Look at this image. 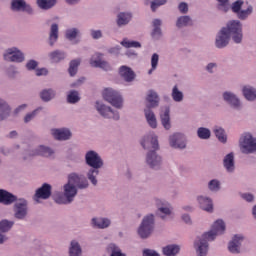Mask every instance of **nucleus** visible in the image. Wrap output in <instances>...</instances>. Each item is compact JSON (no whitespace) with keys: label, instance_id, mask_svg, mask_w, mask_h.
<instances>
[{"label":"nucleus","instance_id":"nucleus-1","mask_svg":"<svg viewBox=\"0 0 256 256\" xmlns=\"http://www.w3.org/2000/svg\"><path fill=\"white\" fill-rule=\"evenodd\" d=\"M226 230L225 223L222 219H218L212 225V229L205 232L202 237H198L194 246L198 256H206L208 253L209 244L208 241H214L218 235H222Z\"/></svg>","mask_w":256,"mask_h":256},{"label":"nucleus","instance_id":"nucleus-2","mask_svg":"<svg viewBox=\"0 0 256 256\" xmlns=\"http://www.w3.org/2000/svg\"><path fill=\"white\" fill-rule=\"evenodd\" d=\"M230 35L233 36V40L236 44L242 42L243 34L240 21L232 20L227 24V28H222L216 39V47L218 49L225 48L229 43Z\"/></svg>","mask_w":256,"mask_h":256},{"label":"nucleus","instance_id":"nucleus-3","mask_svg":"<svg viewBox=\"0 0 256 256\" xmlns=\"http://www.w3.org/2000/svg\"><path fill=\"white\" fill-rule=\"evenodd\" d=\"M76 187L79 189H86L88 187V181L85 177L72 173L69 175L68 183L64 185V195L68 198L69 202H72L77 194Z\"/></svg>","mask_w":256,"mask_h":256},{"label":"nucleus","instance_id":"nucleus-4","mask_svg":"<svg viewBox=\"0 0 256 256\" xmlns=\"http://www.w3.org/2000/svg\"><path fill=\"white\" fill-rule=\"evenodd\" d=\"M142 146L144 149H146V146L148 144H151L152 148L154 149L153 151H150L147 154V163L152 169H156L157 167L160 166L161 162V157L156 154V150L159 149V143H158V138L155 134H150L147 137L144 138V140L141 142Z\"/></svg>","mask_w":256,"mask_h":256},{"label":"nucleus","instance_id":"nucleus-5","mask_svg":"<svg viewBox=\"0 0 256 256\" xmlns=\"http://www.w3.org/2000/svg\"><path fill=\"white\" fill-rule=\"evenodd\" d=\"M146 100L148 103L147 109H145L146 120L151 128L156 129L157 128V120H156V116H155L154 112L151 110V108H155L159 105L158 94L153 90H149Z\"/></svg>","mask_w":256,"mask_h":256},{"label":"nucleus","instance_id":"nucleus-6","mask_svg":"<svg viewBox=\"0 0 256 256\" xmlns=\"http://www.w3.org/2000/svg\"><path fill=\"white\" fill-rule=\"evenodd\" d=\"M87 165L94 168L88 172V179L92 182L94 186L97 184L96 176L99 174L97 169L103 166V161L101 157L95 151H88L86 154Z\"/></svg>","mask_w":256,"mask_h":256},{"label":"nucleus","instance_id":"nucleus-7","mask_svg":"<svg viewBox=\"0 0 256 256\" xmlns=\"http://www.w3.org/2000/svg\"><path fill=\"white\" fill-rule=\"evenodd\" d=\"M103 98L105 101L109 102L113 107L121 109L123 106L122 96L115 90L111 88H106L103 91Z\"/></svg>","mask_w":256,"mask_h":256},{"label":"nucleus","instance_id":"nucleus-8","mask_svg":"<svg viewBox=\"0 0 256 256\" xmlns=\"http://www.w3.org/2000/svg\"><path fill=\"white\" fill-rule=\"evenodd\" d=\"M154 229V215L150 214L144 217L142 224L138 229V234L142 239H146L150 236Z\"/></svg>","mask_w":256,"mask_h":256},{"label":"nucleus","instance_id":"nucleus-9","mask_svg":"<svg viewBox=\"0 0 256 256\" xmlns=\"http://www.w3.org/2000/svg\"><path fill=\"white\" fill-rule=\"evenodd\" d=\"M241 151L244 154L256 152V139L251 134L245 133L240 140Z\"/></svg>","mask_w":256,"mask_h":256},{"label":"nucleus","instance_id":"nucleus-10","mask_svg":"<svg viewBox=\"0 0 256 256\" xmlns=\"http://www.w3.org/2000/svg\"><path fill=\"white\" fill-rule=\"evenodd\" d=\"M96 109L99 112V114L108 119H114L119 120L120 116L118 112H114L111 107H108L104 104H101L100 102H96Z\"/></svg>","mask_w":256,"mask_h":256},{"label":"nucleus","instance_id":"nucleus-11","mask_svg":"<svg viewBox=\"0 0 256 256\" xmlns=\"http://www.w3.org/2000/svg\"><path fill=\"white\" fill-rule=\"evenodd\" d=\"M4 60L8 62L21 63L24 60V55L17 48H10L4 54Z\"/></svg>","mask_w":256,"mask_h":256},{"label":"nucleus","instance_id":"nucleus-12","mask_svg":"<svg viewBox=\"0 0 256 256\" xmlns=\"http://www.w3.org/2000/svg\"><path fill=\"white\" fill-rule=\"evenodd\" d=\"M102 54L96 53L90 60V64L94 68H100L104 71H109L111 69L109 63L101 59Z\"/></svg>","mask_w":256,"mask_h":256},{"label":"nucleus","instance_id":"nucleus-13","mask_svg":"<svg viewBox=\"0 0 256 256\" xmlns=\"http://www.w3.org/2000/svg\"><path fill=\"white\" fill-rule=\"evenodd\" d=\"M170 145L175 149H184L186 147L185 136L181 133H175L170 136Z\"/></svg>","mask_w":256,"mask_h":256},{"label":"nucleus","instance_id":"nucleus-14","mask_svg":"<svg viewBox=\"0 0 256 256\" xmlns=\"http://www.w3.org/2000/svg\"><path fill=\"white\" fill-rule=\"evenodd\" d=\"M15 218L21 220L27 215V202L26 200H20L15 203L14 206Z\"/></svg>","mask_w":256,"mask_h":256},{"label":"nucleus","instance_id":"nucleus-15","mask_svg":"<svg viewBox=\"0 0 256 256\" xmlns=\"http://www.w3.org/2000/svg\"><path fill=\"white\" fill-rule=\"evenodd\" d=\"M11 8L14 11H23L28 14L33 13L31 6L28 5L24 0H13L11 3Z\"/></svg>","mask_w":256,"mask_h":256},{"label":"nucleus","instance_id":"nucleus-16","mask_svg":"<svg viewBox=\"0 0 256 256\" xmlns=\"http://www.w3.org/2000/svg\"><path fill=\"white\" fill-rule=\"evenodd\" d=\"M51 196V185L48 183H44L42 187L38 188L35 197L37 199H48Z\"/></svg>","mask_w":256,"mask_h":256},{"label":"nucleus","instance_id":"nucleus-17","mask_svg":"<svg viewBox=\"0 0 256 256\" xmlns=\"http://www.w3.org/2000/svg\"><path fill=\"white\" fill-rule=\"evenodd\" d=\"M52 135L56 140L65 141L71 137V132L66 128L52 129Z\"/></svg>","mask_w":256,"mask_h":256},{"label":"nucleus","instance_id":"nucleus-18","mask_svg":"<svg viewBox=\"0 0 256 256\" xmlns=\"http://www.w3.org/2000/svg\"><path fill=\"white\" fill-rule=\"evenodd\" d=\"M243 241V236L235 235L233 240L229 243L228 249L233 254H238L240 252V245Z\"/></svg>","mask_w":256,"mask_h":256},{"label":"nucleus","instance_id":"nucleus-19","mask_svg":"<svg viewBox=\"0 0 256 256\" xmlns=\"http://www.w3.org/2000/svg\"><path fill=\"white\" fill-rule=\"evenodd\" d=\"M16 197L15 195L9 193L6 190H0V203H3L5 205H10L13 202H15Z\"/></svg>","mask_w":256,"mask_h":256},{"label":"nucleus","instance_id":"nucleus-20","mask_svg":"<svg viewBox=\"0 0 256 256\" xmlns=\"http://www.w3.org/2000/svg\"><path fill=\"white\" fill-rule=\"evenodd\" d=\"M198 201L200 203V207L206 212L213 211V202L208 197L199 196Z\"/></svg>","mask_w":256,"mask_h":256},{"label":"nucleus","instance_id":"nucleus-21","mask_svg":"<svg viewBox=\"0 0 256 256\" xmlns=\"http://www.w3.org/2000/svg\"><path fill=\"white\" fill-rule=\"evenodd\" d=\"M120 75L126 82H132L135 78V73L127 66H121Z\"/></svg>","mask_w":256,"mask_h":256},{"label":"nucleus","instance_id":"nucleus-22","mask_svg":"<svg viewBox=\"0 0 256 256\" xmlns=\"http://www.w3.org/2000/svg\"><path fill=\"white\" fill-rule=\"evenodd\" d=\"M223 97H224V100L228 102L230 105H232L233 107L238 108L240 106V100L233 93L225 92Z\"/></svg>","mask_w":256,"mask_h":256},{"label":"nucleus","instance_id":"nucleus-23","mask_svg":"<svg viewBox=\"0 0 256 256\" xmlns=\"http://www.w3.org/2000/svg\"><path fill=\"white\" fill-rule=\"evenodd\" d=\"M161 122H162V125L164 126V128L166 130H170L171 129L170 109H169V107H166L164 112L161 113Z\"/></svg>","mask_w":256,"mask_h":256},{"label":"nucleus","instance_id":"nucleus-24","mask_svg":"<svg viewBox=\"0 0 256 256\" xmlns=\"http://www.w3.org/2000/svg\"><path fill=\"white\" fill-rule=\"evenodd\" d=\"M180 251V247L175 244L167 245L163 248V253L165 256H176Z\"/></svg>","mask_w":256,"mask_h":256},{"label":"nucleus","instance_id":"nucleus-25","mask_svg":"<svg viewBox=\"0 0 256 256\" xmlns=\"http://www.w3.org/2000/svg\"><path fill=\"white\" fill-rule=\"evenodd\" d=\"M54 154L53 150L49 147L41 145L38 150L33 153V156L51 157Z\"/></svg>","mask_w":256,"mask_h":256},{"label":"nucleus","instance_id":"nucleus-26","mask_svg":"<svg viewBox=\"0 0 256 256\" xmlns=\"http://www.w3.org/2000/svg\"><path fill=\"white\" fill-rule=\"evenodd\" d=\"M224 166L227 169L228 172H233L235 169L234 166V154L231 152L226 155L224 159Z\"/></svg>","mask_w":256,"mask_h":256},{"label":"nucleus","instance_id":"nucleus-27","mask_svg":"<svg viewBox=\"0 0 256 256\" xmlns=\"http://www.w3.org/2000/svg\"><path fill=\"white\" fill-rule=\"evenodd\" d=\"M243 94L248 101L256 100V89L251 86H245L243 89Z\"/></svg>","mask_w":256,"mask_h":256},{"label":"nucleus","instance_id":"nucleus-28","mask_svg":"<svg viewBox=\"0 0 256 256\" xmlns=\"http://www.w3.org/2000/svg\"><path fill=\"white\" fill-rule=\"evenodd\" d=\"M92 223L94 224V226L100 229H104L110 225V220L107 218H93Z\"/></svg>","mask_w":256,"mask_h":256},{"label":"nucleus","instance_id":"nucleus-29","mask_svg":"<svg viewBox=\"0 0 256 256\" xmlns=\"http://www.w3.org/2000/svg\"><path fill=\"white\" fill-rule=\"evenodd\" d=\"M57 40H58V25L52 24L50 35H49L50 46H53Z\"/></svg>","mask_w":256,"mask_h":256},{"label":"nucleus","instance_id":"nucleus-30","mask_svg":"<svg viewBox=\"0 0 256 256\" xmlns=\"http://www.w3.org/2000/svg\"><path fill=\"white\" fill-rule=\"evenodd\" d=\"M56 4V0H37V5L42 10H49Z\"/></svg>","mask_w":256,"mask_h":256},{"label":"nucleus","instance_id":"nucleus-31","mask_svg":"<svg viewBox=\"0 0 256 256\" xmlns=\"http://www.w3.org/2000/svg\"><path fill=\"white\" fill-rule=\"evenodd\" d=\"M70 256H80L82 253L79 243L75 240L71 241V247L69 250Z\"/></svg>","mask_w":256,"mask_h":256},{"label":"nucleus","instance_id":"nucleus-32","mask_svg":"<svg viewBox=\"0 0 256 256\" xmlns=\"http://www.w3.org/2000/svg\"><path fill=\"white\" fill-rule=\"evenodd\" d=\"M131 18H132V15L130 13H120L118 15V20H117L118 26L127 25L130 22Z\"/></svg>","mask_w":256,"mask_h":256},{"label":"nucleus","instance_id":"nucleus-33","mask_svg":"<svg viewBox=\"0 0 256 256\" xmlns=\"http://www.w3.org/2000/svg\"><path fill=\"white\" fill-rule=\"evenodd\" d=\"M51 61L54 63H59L60 61L64 60L65 54L59 50L50 53Z\"/></svg>","mask_w":256,"mask_h":256},{"label":"nucleus","instance_id":"nucleus-34","mask_svg":"<svg viewBox=\"0 0 256 256\" xmlns=\"http://www.w3.org/2000/svg\"><path fill=\"white\" fill-rule=\"evenodd\" d=\"M0 111H2V115H0V121H2L7 118L10 113V107L3 100H0Z\"/></svg>","mask_w":256,"mask_h":256},{"label":"nucleus","instance_id":"nucleus-35","mask_svg":"<svg viewBox=\"0 0 256 256\" xmlns=\"http://www.w3.org/2000/svg\"><path fill=\"white\" fill-rule=\"evenodd\" d=\"M14 225V221L3 219L0 221V232H8Z\"/></svg>","mask_w":256,"mask_h":256},{"label":"nucleus","instance_id":"nucleus-36","mask_svg":"<svg viewBox=\"0 0 256 256\" xmlns=\"http://www.w3.org/2000/svg\"><path fill=\"white\" fill-rule=\"evenodd\" d=\"M192 25V20L189 16H182L178 18L177 20V27L182 28V27H187Z\"/></svg>","mask_w":256,"mask_h":256},{"label":"nucleus","instance_id":"nucleus-37","mask_svg":"<svg viewBox=\"0 0 256 256\" xmlns=\"http://www.w3.org/2000/svg\"><path fill=\"white\" fill-rule=\"evenodd\" d=\"M41 99L44 102H49L50 100H52L55 96V93L52 89H45L41 92Z\"/></svg>","mask_w":256,"mask_h":256},{"label":"nucleus","instance_id":"nucleus-38","mask_svg":"<svg viewBox=\"0 0 256 256\" xmlns=\"http://www.w3.org/2000/svg\"><path fill=\"white\" fill-rule=\"evenodd\" d=\"M172 98L175 102H178V103L183 101V98H184L183 92L178 89L177 85L173 87Z\"/></svg>","mask_w":256,"mask_h":256},{"label":"nucleus","instance_id":"nucleus-39","mask_svg":"<svg viewBox=\"0 0 256 256\" xmlns=\"http://www.w3.org/2000/svg\"><path fill=\"white\" fill-rule=\"evenodd\" d=\"M80 65V60L79 59H75V60H72L70 62V66H69V74L71 77L75 76L77 74V71H78V67Z\"/></svg>","mask_w":256,"mask_h":256},{"label":"nucleus","instance_id":"nucleus-40","mask_svg":"<svg viewBox=\"0 0 256 256\" xmlns=\"http://www.w3.org/2000/svg\"><path fill=\"white\" fill-rule=\"evenodd\" d=\"M198 137L202 140H207L211 136V131L208 128L200 127L197 131Z\"/></svg>","mask_w":256,"mask_h":256},{"label":"nucleus","instance_id":"nucleus-41","mask_svg":"<svg viewBox=\"0 0 256 256\" xmlns=\"http://www.w3.org/2000/svg\"><path fill=\"white\" fill-rule=\"evenodd\" d=\"M214 133L220 142L226 143L227 136L225 135L224 129H222L220 127H216L214 129Z\"/></svg>","mask_w":256,"mask_h":256},{"label":"nucleus","instance_id":"nucleus-42","mask_svg":"<svg viewBox=\"0 0 256 256\" xmlns=\"http://www.w3.org/2000/svg\"><path fill=\"white\" fill-rule=\"evenodd\" d=\"M253 8L249 6L247 10H240L237 14V17L240 20H246L252 14Z\"/></svg>","mask_w":256,"mask_h":256},{"label":"nucleus","instance_id":"nucleus-43","mask_svg":"<svg viewBox=\"0 0 256 256\" xmlns=\"http://www.w3.org/2000/svg\"><path fill=\"white\" fill-rule=\"evenodd\" d=\"M121 45L125 48H140L141 44L138 41H128L127 39H124L121 42Z\"/></svg>","mask_w":256,"mask_h":256},{"label":"nucleus","instance_id":"nucleus-44","mask_svg":"<svg viewBox=\"0 0 256 256\" xmlns=\"http://www.w3.org/2000/svg\"><path fill=\"white\" fill-rule=\"evenodd\" d=\"M80 100V97L78 95V92L77 91H71L68 96H67V101L68 103L70 104H75L77 102H79Z\"/></svg>","mask_w":256,"mask_h":256},{"label":"nucleus","instance_id":"nucleus-45","mask_svg":"<svg viewBox=\"0 0 256 256\" xmlns=\"http://www.w3.org/2000/svg\"><path fill=\"white\" fill-rule=\"evenodd\" d=\"M158 62H159V55L157 53H154L151 58L152 69L149 70V75H151L152 72L157 69Z\"/></svg>","mask_w":256,"mask_h":256},{"label":"nucleus","instance_id":"nucleus-46","mask_svg":"<svg viewBox=\"0 0 256 256\" xmlns=\"http://www.w3.org/2000/svg\"><path fill=\"white\" fill-rule=\"evenodd\" d=\"M78 35V30L76 28L68 29L66 31V38L70 41L74 40Z\"/></svg>","mask_w":256,"mask_h":256},{"label":"nucleus","instance_id":"nucleus-47","mask_svg":"<svg viewBox=\"0 0 256 256\" xmlns=\"http://www.w3.org/2000/svg\"><path fill=\"white\" fill-rule=\"evenodd\" d=\"M219 2V10L227 12L229 10V0H217Z\"/></svg>","mask_w":256,"mask_h":256},{"label":"nucleus","instance_id":"nucleus-48","mask_svg":"<svg viewBox=\"0 0 256 256\" xmlns=\"http://www.w3.org/2000/svg\"><path fill=\"white\" fill-rule=\"evenodd\" d=\"M242 5H243L242 0H237L236 2H234L233 5H232L233 13L238 14L241 11Z\"/></svg>","mask_w":256,"mask_h":256},{"label":"nucleus","instance_id":"nucleus-49","mask_svg":"<svg viewBox=\"0 0 256 256\" xmlns=\"http://www.w3.org/2000/svg\"><path fill=\"white\" fill-rule=\"evenodd\" d=\"M154 1L155 2L151 3V9L153 12H155L158 7L165 5L167 2V0H154Z\"/></svg>","mask_w":256,"mask_h":256},{"label":"nucleus","instance_id":"nucleus-50","mask_svg":"<svg viewBox=\"0 0 256 256\" xmlns=\"http://www.w3.org/2000/svg\"><path fill=\"white\" fill-rule=\"evenodd\" d=\"M209 189L211 191H218L220 189V182L216 179H213L209 183Z\"/></svg>","mask_w":256,"mask_h":256},{"label":"nucleus","instance_id":"nucleus-51","mask_svg":"<svg viewBox=\"0 0 256 256\" xmlns=\"http://www.w3.org/2000/svg\"><path fill=\"white\" fill-rule=\"evenodd\" d=\"M111 256H126L125 253H122L120 248L116 247L115 245H112V254Z\"/></svg>","mask_w":256,"mask_h":256},{"label":"nucleus","instance_id":"nucleus-52","mask_svg":"<svg viewBox=\"0 0 256 256\" xmlns=\"http://www.w3.org/2000/svg\"><path fill=\"white\" fill-rule=\"evenodd\" d=\"M67 199L64 198V196L60 195L55 198V202L57 204H69L71 201L68 200V197L66 196Z\"/></svg>","mask_w":256,"mask_h":256},{"label":"nucleus","instance_id":"nucleus-53","mask_svg":"<svg viewBox=\"0 0 256 256\" xmlns=\"http://www.w3.org/2000/svg\"><path fill=\"white\" fill-rule=\"evenodd\" d=\"M143 256H160L158 252L152 249H144Z\"/></svg>","mask_w":256,"mask_h":256},{"label":"nucleus","instance_id":"nucleus-54","mask_svg":"<svg viewBox=\"0 0 256 256\" xmlns=\"http://www.w3.org/2000/svg\"><path fill=\"white\" fill-rule=\"evenodd\" d=\"M38 66L37 61L35 60H30L27 64H26V68L31 71V70H35V68Z\"/></svg>","mask_w":256,"mask_h":256},{"label":"nucleus","instance_id":"nucleus-55","mask_svg":"<svg viewBox=\"0 0 256 256\" xmlns=\"http://www.w3.org/2000/svg\"><path fill=\"white\" fill-rule=\"evenodd\" d=\"M39 111V109L34 110L32 113H28L26 117L24 118L25 123H29L36 115V113Z\"/></svg>","mask_w":256,"mask_h":256},{"label":"nucleus","instance_id":"nucleus-56","mask_svg":"<svg viewBox=\"0 0 256 256\" xmlns=\"http://www.w3.org/2000/svg\"><path fill=\"white\" fill-rule=\"evenodd\" d=\"M91 36L94 40H98L102 37V33L100 30H92L91 31Z\"/></svg>","mask_w":256,"mask_h":256},{"label":"nucleus","instance_id":"nucleus-57","mask_svg":"<svg viewBox=\"0 0 256 256\" xmlns=\"http://www.w3.org/2000/svg\"><path fill=\"white\" fill-rule=\"evenodd\" d=\"M179 11H180L182 14H186V13L188 12V4L185 3V2L180 3V5H179Z\"/></svg>","mask_w":256,"mask_h":256},{"label":"nucleus","instance_id":"nucleus-58","mask_svg":"<svg viewBox=\"0 0 256 256\" xmlns=\"http://www.w3.org/2000/svg\"><path fill=\"white\" fill-rule=\"evenodd\" d=\"M161 36V29L160 27H154V30L152 32L153 38H159Z\"/></svg>","mask_w":256,"mask_h":256},{"label":"nucleus","instance_id":"nucleus-59","mask_svg":"<svg viewBox=\"0 0 256 256\" xmlns=\"http://www.w3.org/2000/svg\"><path fill=\"white\" fill-rule=\"evenodd\" d=\"M242 198L244 200H246L247 202H252L254 199V196H253V194H250V193H244V194H242Z\"/></svg>","mask_w":256,"mask_h":256},{"label":"nucleus","instance_id":"nucleus-60","mask_svg":"<svg viewBox=\"0 0 256 256\" xmlns=\"http://www.w3.org/2000/svg\"><path fill=\"white\" fill-rule=\"evenodd\" d=\"M48 74V71L46 68H40L36 70V76H45Z\"/></svg>","mask_w":256,"mask_h":256},{"label":"nucleus","instance_id":"nucleus-61","mask_svg":"<svg viewBox=\"0 0 256 256\" xmlns=\"http://www.w3.org/2000/svg\"><path fill=\"white\" fill-rule=\"evenodd\" d=\"M159 211L165 215L171 214V209L169 207H159Z\"/></svg>","mask_w":256,"mask_h":256},{"label":"nucleus","instance_id":"nucleus-62","mask_svg":"<svg viewBox=\"0 0 256 256\" xmlns=\"http://www.w3.org/2000/svg\"><path fill=\"white\" fill-rule=\"evenodd\" d=\"M182 219L184 220V222H185L186 224H189V223L191 222V218H190V216L187 215V214L183 215V216H182Z\"/></svg>","mask_w":256,"mask_h":256},{"label":"nucleus","instance_id":"nucleus-63","mask_svg":"<svg viewBox=\"0 0 256 256\" xmlns=\"http://www.w3.org/2000/svg\"><path fill=\"white\" fill-rule=\"evenodd\" d=\"M153 26H154V28H160V26H161V20L155 19V20L153 21Z\"/></svg>","mask_w":256,"mask_h":256},{"label":"nucleus","instance_id":"nucleus-64","mask_svg":"<svg viewBox=\"0 0 256 256\" xmlns=\"http://www.w3.org/2000/svg\"><path fill=\"white\" fill-rule=\"evenodd\" d=\"M216 67L215 63H209L207 66V71L212 73V69Z\"/></svg>","mask_w":256,"mask_h":256}]
</instances>
